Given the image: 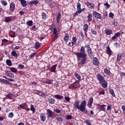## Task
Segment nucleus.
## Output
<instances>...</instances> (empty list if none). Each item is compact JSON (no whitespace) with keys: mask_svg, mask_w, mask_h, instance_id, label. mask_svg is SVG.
Returning a JSON list of instances; mask_svg holds the SVG:
<instances>
[{"mask_svg":"<svg viewBox=\"0 0 125 125\" xmlns=\"http://www.w3.org/2000/svg\"><path fill=\"white\" fill-rule=\"evenodd\" d=\"M75 109H78L81 112L84 113V114H88V111L86 109V101L84 100L81 102L80 105V101H77L74 104Z\"/></svg>","mask_w":125,"mask_h":125,"instance_id":"nucleus-1","label":"nucleus"},{"mask_svg":"<svg viewBox=\"0 0 125 125\" xmlns=\"http://www.w3.org/2000/svg\"><path fill=\"white\" fill-rule=\"evenodd\" d=\"M76 56L77 57V59L78 61L81 60V58H87V55L85 53V49L83 46H81L80 49V52H77L75 53Z\"/></svg>","mask_w":125,"mask_h":125,"instance_id":"nucleus-2","label":"nucleus"},{"mask_svg":"<svg viewBox=\"0 0 125 125\" xmlns=\"http://www.w3.org/2000/svg\"><path fill=\"white\" fill-rule=\"evenodd\" d=\"M93 16L96 18V19H102V16H101V14L94 11L93 12Z\"/></svg>","mask_w":125,"mask_h":125,"instance_id":"nucleus-3","label":"nucleus"},{"mask_svg":"<svg viewBox=\"0 0 125 125\" xmlns=\"http://www.w3.org/2000/svg\"><path fill=\"white\" fill-rule=\"evenodd\" d=\"M82 58L81 59V62L78 63V67H80V68H81V67H83V65H84V64L86 63V60L87 59V58Z\"/></svg>","mask_w":125,"mask_h":125,"instance_id":"nucleus-4","label":"nucleus"},{"mask_svg":"<svg viewBox=\"0 0 125 125\" xmlns=\"http://www.w3.org/2000/svg\"><path fill=\"white\" fill-rule=\"evenodd\" d=\"M47 116L48 118H50L52 120H53V112L51 110L49 109H47Z\"/></svg>","mask_w":125,"mask_h":125,"instance_id":"nucleus-5","label":"nucleus"},{"mask_svg":"<svg viewBox=\"0 0 125 125\" xmlns=\"http://www.w3.org/2000/svg\"><path fill=\"white\" fill-rule=\"evenodd\" d=\"M100 83V84L102 86L104 87V88H106L107 86H108V83H107V82H106V80H103V81H101Z\"/></svg>","mask_w":125,"mask_h":125,"instance_id":"nucleus-6","label":"nucleus"},{"mask_svg":"<svg viewBox=\"0 0 125 125\" xmlns=\"http://www.w3.org/2000/svg\"><path fill=\"white\" fill-rule=\"evenodd\" d=\"M97 79L98 81H99V83L105 80V79H104V77H103V76H102L100 73H98L97 75Z\"/></svg>","mask_w":125,"mask_h":125,"instance_id":"nucleus-7","label":"nucleus"},{"mask_svg":"<svg viewBox=\"0 0 125 125\" xmlns=\"http://www.w3.org/2000/svg\"><path fill=\"white\" fill-rule=\"evenodd\" d=\"M10 10L12 11V12H14L15 10V3L13 2H11L10 4Z\"/></svg>","mask_w":125,"mask_h":125,"instance_id":"nucleus-8","label":"nucleus"},{"mask_svg":"<svg viewBox=\"0 0 125 125\" xmlns=\"http://www.w3.org/2000/svg\"><path fill=\"white\" fill-rule=\"evenodd\" d=\"M79 86L80 83H79V81H76L71 84V86L73 88H78Z\"/></svg>","mask_w":125,"mask_h":125,"instance_id":"nucleus-9","label":"nucleus"},{"mask_svg":"<svg viewBox=\"0 0 125 125\" xmlns=\"http://www.w3.org/2000/svg\"><path fill=\"white\" fill-rule=\"evenodd\" d=\"M85 4L86 5V6L89 7V8H91L93 9L94 7H95V5H94V4L92 3H90L89 2H86L85 3Z\"/></svg>","mask_w":125,"mask_h":125,"instance_id":"nucleus-10","label":"nucleus"},{"mask_svg":"<svg viewBox=\"0 0 125 125\" xmlns=\"http://www.w3.org/2000/svg\"><path fill=\"white\" fill-rule=\"evenodd\" d=\"M40 119L42 122H45V120H46V116L44 113H41L40 115Z\"/></svg>","mask_w":125,"mask_h":125,"instance_id":"nucleus-11","label":"nucleus"},{"mask_svg":"<svg viewBox=\"0 0 125 125\" xmlns=\"http://www.w3.org/2000/svg\"><path fill=\"white\" fill-rule=\"evenodd\" d=\"M93 60L94 65H95L96 66H98L99 65V62L98 61V59L97 58H94Z\"/></svg>","mask_w":125,"mask_h":125,"instance_id":"nucleus-12","label":"nucleus"},{"mask_svg":"<svg viewBox=\"0 0 125 125\" xmlns=\"http://www.w3.org/2000/svg\"><path fill=\"white\" fill-rule=\"evenodd\" d=\"M5 73L7 77H9V78H14V74L13 73H10L7 70H5Z\"/></svg>","mask_w":125,"mask_h":125,"instance_id":"nucleus-13","label":"nucleus"},{"mask_svg":"<svg viewBox=\"0 0 125 125\" xmlns=\"http://www.w3.org/2000/svg\"><path fill=\"white\" fill-rule=\"evenodd\" d=\"M92 103H93V98L92 97L89 99V101L87 103V106H88V107H91Z\"/></svg>","mask_w":125,"mask_h":125,"instance_id":"nucleus-14","label":"nucleus"},{"mask_svg":"<svg viewBox=\"0 0 125 125\" xmlns=\"http://www.w3.org/2000/svg\"><path fill=\"white\" fill-rule=\"evenodd\" d=\"M77 11L78 13H82V9L81 8V3L78 2L77 4Z\"/></svg>","mask_w":125,"mask_h":125,"instance_id":"nucleus-15","label":"nucleus"},{"mask_svg":"<svg viewBox=\"0 0 125 125\" xmlns=\"http://www.w3.org/2000/svg\"><path fill=\"white\" fill-rule=\"evenodd\" d=\"M106 51L107 54H108L109 57L112 55V50H111V49L110 48V47H107L106 49Z\"/></svg>","mask_w":125,"mask_h":125,"instance_id":"nucleus-16","label":"nucleus"},{"mask_svg":"<svg viewBox=\"0 0 125 125\" xmlns=\"http://www.w3.org/2000/svg\"><path fill=\"white\" fill-rule=\"evenodd\" d=\"M56 67H57V64H55L52 65L51 67L50 71L53 73H55V71L56 70Z\"/></svg>","mask_w":125,"mask_h":125,"instance_id":"nucleus-17","label":"nucleus"},{"mask_svg":"<svg viewBox=\"0 0 125 125\" xmlns=\"http://www.w3.org/2000/svg\"><path fill=\"white\" fill-rule=\"evenodd\" d=\"M61 20V13L60 12L58 13V15L57 16V23L59 24V22H60V20Z\"/></svg>","mask_w":125,"mask_h":125,"instance_id":"nucleus-18","label":"nucleus"},{"mask_svg":"<svg viewBox=\"0 0 125 125\" xmlns=\"http://www.w3.org/2000/svg\"><path fill=\"white\" fill-rule=\"evenodd\" d=\"M20 2L21 3V4L22 6H23V7H26L27 6V1L25 0H19Z\"/></svg>","mask_w":125,"mask_h":125,"instance_id":"nucleus-19","label":"nucleus"},{"mask_svg":"<svg viewBox=\"0 0 125 125\" xmlns=\"http://www.w3.org/2000/svg\"><path fill=\"white\" fill-rule=\"evenodd\" d=\"M87 52L89 57H90L91 58H92V57H93V52H92L91 49H88Z\"/></svg>","mask_w":125,"mask_h":125,"instance_id":"nucleus-20","label":"nucleus"},{"mask_svg":"<svg viewBox=\"0 0 125 125\" xmlns=\"http://www.w3.org/2000/svg\"><path fill=\"white\" fill-rule=\"evenodd\" d=\"M105 33L106 36H108L109 35H111V34H113V31L110 29H105Z\"/></svg>","mask_w":125,"mask_h":125,"instance_id":"nucleus-21","label":"nucleus"},{"mask_svg":"<svg viewBox=\"0 0 125 125\" xmlns=\"http://www.w3.org/2000/svg\"><path fill=\"white\" fill-rule=\"evenodd\" d=\"M54 97L55 98H56V99H59V100L64 99V97H63V96H61V95H58V94L54 95Z\"/></svg>","mask_w":125,"mask_h":125,"instance_id":"nucleus-22","label":"nucleus"},{"mask_svg":"<svg viewBox=\"0 0 125 125\" xmlns=\"http://www.w3.org/2000/svg\"><path fill=\"white\" fill-rule=\"evenodd\" d=\"M87 29H88V25L87 24H85L83 26V30H84L85 34V36H86V32H87Z\"/></svg>","mask_w":125,"mask_h":125,"instance_id":"nucleus-23","label":"nucleus"},{"mask_svg":"<svg viewBox=\"0 0 125 125\" xmlns=\"http://www.w3.org/2000/svg\"><path fill=\"white\" fill-rule=\"evenodd\" d=\"M11 55L14 57H18V54L16 53V50H14L11 52Z\"/></svg>","mask_w":125,"mask_h":125,"instance_id":"nucleus-24","label":"nucleus"},{"mask_svg":"<svg viewBox=\"0 0 125 125\" xmlns=\"http://www.w3.org/2000/svg\"><path fill=\"white\" fill-rule=\"evenodd\" d=\"M70 38V36H69V34H65V37L64 38V42H68V41H69V39Z\"/></svg>","mask_w":125,"mask_h":125,"instance_id":"nucleus-25","label":"nucleus"},{"mask_svg":"<svg viewBox=\"0 0 125 125\" xmlns=\"http://www.w3.org/2000/svg\"><path fill=\"white\" fill-rule=\"evenodd\" d=\"M109 91L110 94L112 95V96H113V97H116L115 92L114 91V90L113 89L109 88Z\"/></svg>","mask_w":125,"mask_h":125,"instance_id":"nucleus-26","label":"nucleus"},{"mask_svg":"<svg viewBox=\"0 0 125 125\" xmlns=\"http://www.w3.org/2000/svg\"><path fill=\"white\" fill-rule=\"evenodd\" d=\"M48 101L50 104H54L55 103V99L53 98L49 99Z\"/></svg>","mask_w":125,"mask_h":125,"instance_id":"nucleus-27","label":"nucleus"},{"mask_svg":"<svg viewBox=\"0 0 125 125\" xmlns=\"http://www.w3.org/2000/svg\"><path fill=\"white\" fill-rule=\"evenodd\" d=\"M34 46L36 49H38V48H40V47H41V43H40V42H36Z\"/></svg>","mask_w":125,"mask_h":125,"instance_id":"nucleus-28","label":"nucleus"},{"mask_svg":"<svg viewBox=\"0 0 125 125\" xmlns=\"http://www.w3.org/2000/svg\"><path fill=\"white\" fill-rule=\"evenodd\" d=\"M87 18H88V22H91V21H92V15L90 14H88Z\"/></svg>","mask_w":125,"mask_h":125,"instance_id":"nucleus-29","label":"nucleus"},{"mask_svg":"<svg viewBox=\"0 0 125 125\" xmlns=\"http://www.w3.org/2000/svg\"><path fill=\"white\" fill-rule=\"evenodd\" d=\"M122 54H118L117 56V62H120L121 61V60L122 59Z\"/></svg>","mask_w":125,"mask_h":125,"instance_id":"nucleus-30","label":"nucleus"},{"mask_svg":"<svg viewBox=\"0 0 125 125\" xmlns=\"http://www.w3.org/2000/svg\"><path fill=\"white\" fill-rule=\"evenodd\" d=\"M0 83H9L8 81L5 79H0Z\"/></svg>","mask_w":125,"mask_h":125,"instance_id":"nucleus-31","label":"nucleus"},{"mask_svg":"<svg viewBox=\"0 0 125 125\" xmlns=\"http://www.w3.org/2000/svg\"><path fill=\"white\" fill-rule=\"evenodd\" d=\"M0 2L4 6H6V5H7V2H6L5 0H0Z\"/></svg>","mask_w":125,"mask_h":125,"instance_id":"nucleus-32","label":"nucleus"},{"mask_svg":"<svg viewBox=\"0 0 125 125\" xmlns=\"http://www.w3.org/2000/svg\"><path fill=\"white\" fill-rule=\"evenodd\" d=\"M11 19L12 18L11 17H6L4 20V21L7 23L8 22H10V21H11Z\"/></svg>","mask_w":125,"mask_h":125,"instance_id":"nucleus-33","label":"nucleus"},{"mask_svg":"<svg viewBox=\"0 0 125 125\" xmlns=\"http://www.w3.org/2000/svg\"><path fill=\"white\" fill-rule=\"evenodd\" d=\"M10 69L13 73H17L18 72V70L17 69L14 68V67H10Z\"/></svg>","mask_w":125,"mask_h":125,"instance_id":"nucleus-34","label":"nucleus"},{"mask_svg":"<svg viewBox=\"0 0 125 125\" xmlns=\"http://www.w3.org/2000/svg\"><path fill=\"white\" fill-rule=\"evenodd\" d=\"M6 63L8 66H11V65H12V62H11L10 60H7L6 61Z\"/></svg>","mask_w":125,"mask_h":125,"instance_id":"nucleus-35","label":"nucleus"},{"mask_svg":"<svg viewBox=\"0 0 125 125\" xmlns=\"http://www.w3.org/2000/svg\"><path fill=\"white\" fill-rule=\"evenodd\" d=\"M104 73L106 74V75H110L111 74V72H110V70L109 69L105 68L104 69Z\"/></svg>","mask_w":125,"mask_h":125,"instance_id":"nucleus-36","label":"nucleus"},{"mask_svg":"<svg viewBox=\"0 0 125 125\" xmlns=\"http://www.w3.org/2000/svg\"><path fill=\"white\" fill-rule=\"evenodd\" d=\"M42 19H44V20H45V19H46V14H45V13L44 12L42 13Z\"/></svg>","mask_w":125,"mask_h":125,"instance_id":"nucleus-37","label":"nucleus"},{"mask_svg":"<svg viewBox=\"0 0 125 125\" xmlns=\"http://www.w3.org/2000/svg\"><path fill=\"white\" fill-rule=\"evenodd\" d=\"M53 35H58V33L57 32V28L56 27H55L53 30Z\"/></svg>","mask_w":125,"mask_h":125,"instance_id":"nucleus-38","label":"nucleus"},{"mask_svg":"<svg viewBox=\"0 0 125 125\" xmlns=\"http://www.w3.org/2000/svg\"><path fill=\"white\" fill-rule=\"evenodd\" d=\"M84 123L87 125H92L91 122L89 120H84Z\"/></svg>","mask_w":125,"mask_h":125,"instance_id":"nucleus-39","label":"nucleus"},{"mask_svg":"<svg viewBox=\"0 0 125 125\" xmlns=\"http://www.w3.org/2000/svg\"><path fill=\"white\" fill-rule=\"evenodd\" d=\"M30 110L31 111H32L33 113H34L36 111V108H35V106H34V105H31L30 107Z\"/></svg>","mask_w":125,"mask_h":125,"instance_id":"nucleus-40","label":"nucleus"},{"mask_svg":"<svg viewBox=\"0 0 125 125\" xmlns=\"http://www.w3.org/2000/svg\"><path fill=\"white\" fill-rule=\"evenodd\" d=\"M27 24L28 26H33V21H29L27 22Z\"/></svg>","mask_w":125,"mask_h":125,"instance_id":"nucleus-41","label":"nucleus"},{"mask_svg":"<svg viewBox=\"0 0 125 125\" xmlns=\"http://www.w3.org/2000/svg\"><path fill=\"white\" fill-rule=\"evenodd\" d=\"M75 77L77 80H81V76L78 73H75Z\"/></svg>","mask_w":125,"mask_h":125,"instance_id":"nucleus-42","label":"nucleus"},{"mask_svg":"<svg viewBox=\"0 0 125 125\" xmlns=\"http://www.w3.org/2000/svg\"><path fill=\"white\" fill-rule=\"evenodd\" d=\"M26 106H27V104L26 103L22 104L20 105V107L22 108H23L24 107H26Z\"/></svg>","mask_w":125,"mask_h":125,"instance_id":"nucleus-43","label":"nucleus"},{"mask_svg":"<svg viewBox=\"0 0 125 125\" xmlns=\"http://www.w3.org/2000/svg\"><path fill=\"white\" fill-rule=\"evenodd\" d=\"M53 83V80H50L45 82V83H47L48 84H51Z\"/></svg>","mask_w":125,"mask_h":125,"instance_id":"nucleus-44","label":"nucleus"},{"mask_svg":"<svg viewBox=\"0 0 125 125\" xmlns=\"http://www.w3.org/2000/svg\"><path fill=\"white\" fill-rule=\"evenodd\" d=\"M36 54H37V53H36V52L32 53L30 56H29V59H32V58H33V57H34V56H36Z\"/></svg>","mask_w":125,"mask_h":125,"instance_id":"nucleus-45","label":"nucleus"},{"mask_svg":"<svg viewBox=\"0 0 125 125\" xmlns=\"http://www.w3.org/2000/svg\"><path fill=\"white\" fill-rule=\"evenodd\" d=\"M101 106V111H103L104 112H105V107L104 106H105V105H100Z\"/></svg>","mask_w":125,"mask_h":125,"instance_id":"nucleus-46","label":"nucleus"},{"mask_svg":"<svg viewBox=\"0 0 125 125\" xmlns=\"http://www.w3.org/2000/svg\"><path fill=\"white\" fill-rule=\"evenodd\" d=\"M57 39H58V35H55L52 41L55 42V41H56V40H57Z\"/></svg>","mask_w":125,"mask_h":125,"instance_id":"nucleus-47","label":"nucleus"},{"mask_svg":"<svg viewBox=\"0 0 125 125\" xmlns=\"http://www.w3.org/2000/svg\"><path fill=\"white\" fill-rule=\"evenodd\" d=\"M105 91L104 90L100 91L99 93V95H104Z\"/></svg>","mask_w":125,"mask_h":125,"instance_id":"nucleus-48","label":"nucleus"},{"mask_svg":"<svg viewBox=\"0 0 125 125\" xmlns=\"http://www.w3.org/2000/svg\"><path fill=\"white\" fill-rule=\"evenodd\" d=\"M66 120H72L73 119V117L71 115H67L66 116L65 118Z\"/></svg>","mask_w":125,"mask_h":125,"instance_id":"nucleus-49","label":"nucleus"},{"mask_svg":"<svg viewBox=\"0 0 125 125\" xmlns=\"http://www.w3.org/2000/svg\"><path fill=\"white\" fill-rule=\"evenodd\" d=\"M112 24L114 25V26H118L119 22L117 21H114L112 22Z\"/></svg>","mask_w":125,"mask_h":125,"instance_id":"nucleus-50","label":"nucleus"},{"mask_svg":"<svg viewBox=\"0 0 125 125\" xmlns=\"http://www.w3.org/2000/svg\"><path fill=\"white\" fill-rule=\"evenodd\" d=\"M84 47H85L86 48H87V50H88V49H91V48H90V46H89V44H85Z\"/></svg>","mask_w":125,"mask_h":125,"instance_id":"nucleus-51","label":"nucleus"},{"mask_svg":"<svg viewBox=\"0 0 125 125\" xmlns=\"http://www.w3.org/2000/svg\"><path fill=\"white\" fill-rule=\"evenodd\" d=\"M19 69H20V70H22V69H24V67H25L24 66V65L23 64H19Z\"/></svg>","mask_w":125,"mask_h":125,"instance_id":"nucleus-52","label":"nucleus"},{"mask_svg":"<svg viewBox=\"0 0 125 125\" xmlns=\"http://www.w3.org/2000/svg\"><path fill=\"white\" fill-rule=\"evenodd\" d=\"M57 121H58V122H63V118L61 117H58L57 118Z\"/></svg>","mask_w":125,"mask_h":125,"instance_id":"nucleus-53","label":"nucleus"},{"mask_svg":"<svg viewBox=\"0 0 125 125\" xmlns=\"http://www.w3.org/2000/svg\"><path fill=\"white\" fill-rule=\"evenodd\" d=\"M14 116V114H13V113L11 112L9 113L8 115V118H13Z\"/></svg>","mask_w":125,"mask_h":125,"instance_id":"nucleus-54","label":"nucleus"},{"mask_svg":"<svg viewBox=\"0 0 125 125\" xmlns=\"http://www.w3.org/2000/svg\"><path fill=\"white\" fill-rule=\"evenodd\" d=\"M91 31L92 34H93V35H96V34H97V32L94 29H91Z\"/></svg>","mask_w":125,"mask_h":125,"instance_id":"nucleus-55","label":"nucleus"},{"mask_svg":"<svg viewBox=\"0 0 125 125\" xmlns=\"http://www.w3.org/2000/svg\"><path fill=\"white\" fill-rule=\"evenodd\" d=\"M104 6H106V8H110V4H109V3H108V2H106L104 3Z\"/></svg>","mask_w":125,"mask_h":125,"instance_id":"nucleus-56","label":"nucleus"},{"mask_svg":"<svg viewBox=\"0 0 125 125\" xmlns=\"http://www.w3.org/2000/svg\"><path fill=\"white\" fill-rule=\"evenodd\" d=\"M54 112H56L57 114H60L61 112V110L59 109H56L54 110Z\"/></svg>","mask_w":125,"mask_h":125,"instance_id":"nucleus-57","label":"nucleus"},{"mask_svg":"<svg viewBox=\"0 0 125 125\" xmlns=\"http://www.w3.org/2000/svg\"><path fill=\"white\" fill-rule=\"evenodd\" d=\"M109 17H111V19H113L114 18V14L112 12H110L109 14Z\"/></svg>","mask_w":125,"mask_h":125,"instance_id":"nucleus-58","label":"nucleus"},{"mask_svg":"<svg viewBox=\"0 0 125 125\" xmlns=\"http://www.w3.org/2000/svg\"><path fill=\"white\" fill-rule=\"evenodd\" d=\"M114 35L116 36V38H119V37H120V36H121V33L117 32V33H115Z\"/></svg>","mask_w":125,"mask_h":125,"instance_id":"nucleus-59","label":"nucleus"},{"mask_svg":"<svg viewBox=\"0 0 125 125\" xmlns=\"http://www.w3.org/2000/svg\"><path fill=\"white\" fill-rule=\"evenodd\" d=\"M72 41L74 42V43H76V42H77V37H73L72 38Z\"/></svg>","mask_w":125,"mask_h":125,"instance_id":"nucleus-60","label":"nucleus"},{"mask_svg":"<svg viewBox=\"0 0 125 125\" xmlns=\"http://www.w3.org/2000/svg\"><path fill=\"white\" fill-rule=\"evenodd\" d=\"M12 96H13V95L12 94H9L7 97H8L9 98V99H11V98H12Z\"/></svg>","mask_w":125,"mask_h":125,"instance_id":"nucleus-61","label":"nucleus"},{"mask_svg":"<svg viewBox=\"0 0 125 125\" xmlns=\"http://www.w3.org/2000/svg\"><path fill=\"white\" fill-rule=\"evenodd\" d=\"M107 110H108V111H110V110L111 109H112V105L111 104H108V105H107Z\"/></svg>","mask_w":125,"mask_h":125,"instance_id":"nucleus-62","label":"nucleus"},{"mask_svg":"<svg viewBox=\"0 0 125 125\" xmlns=\"http://www.w3.org/2000/svg\"><path fill=\"white\" fill-rule=\"evenodd\" d=\"M45 2L46 3H47L48 4H50L51 3V0H45Z\"/></svg>","mask_w":125,"mask_h":125,"instance_id":"nucleus-63","label":"nucleus"},{"mask_svg":"<svg viewBox=\"0 0 125 125\" xmlns=\"http://www.w3.org/2000/svg\"><path fill=\"white\" fill-rule=\"evenodd\" d=\"M65 100L66 101H67V102H69V101H70V98L69 97L65 96Z\"/></svg>","mask_w":125,"mask_h":125,"instance_id":"nucleus-64","label":"nucleus"}]
</instances>
